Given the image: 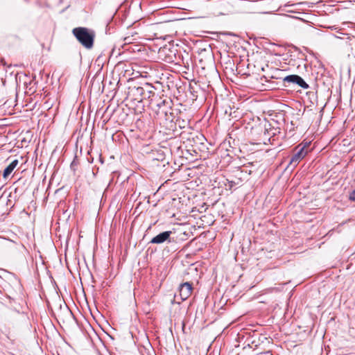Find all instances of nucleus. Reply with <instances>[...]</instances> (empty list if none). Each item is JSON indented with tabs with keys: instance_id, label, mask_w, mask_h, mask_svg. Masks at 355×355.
Instances as JSON below:
<instances>
[{
	"instance_id": "nucleus-1",
	"label": "nucleus",
	"mask_w": 355,
	"mask_h": 355,
	"mask_svg": "<svg viewBox=\"0 0 355 355\" xmlns=\"http://www.w3.org/2000/svg\"><path fill=\"white\" fill-rule=\"evenodd\" d=\"M112 54L123 56V59L144 58L146 49V46H114Z\"/></svg>"
},
{
	"instance_id": "nucleus-2",
	"label": "nucleus",
	"mask_w": 355,
	"mask_h": 355,
	"mask_svg": "<svg viewBox=\"0 0 355 355\" xmlns=\"http://www.w3.org/2000/svg\"><path fill=\"white\" fill-rule=\"evenodd\" d=\"M72 33L81 44H93L96 37L95 31L85 27H77Z\"/></svg>"
},
{
	"instance_id": "nucleus-3",
	"label": "nucleus",
	"mask_w": 355,
	"mask_h": 355,
	"mask_svg": "<svg viewBox=\"0 0 355 355\" xmlns=\"http://www.w3.org/2000/svg\"><path fill=\"white\" fill-rule=\"evenodd\" d=\"M178 50L174 46H162L158 49V54L160 58L168 62L174 61Z\"/></svg>"
},
{
	"instance_id": "nucleus-4",
	"label": "nucleus",
	"mask_w": 355,
	"mask_h": 355,
	"mask_svg": "<svg viewBox=\"0 0 355 355\" xmlns=\"http://www.w3.org/2000/svg\"><path fill=\"white\" fill-rule=\"evenodd\" d=\"M309 143H306L304 146L297 147V150L293 155L290 160V164L296 166L307 154L308 151L305 149Z\"/></svg>"
},
{
	"instance_id": "nucleus-5",
	"label": "nucleus",
	"mask_w": 355,
	"mask_h": 355,
	"mask_svg": "<svg viewBox=\"0 0 355 355\" xmlns=\"http://www.w3.org/2000/svg\"><path fill=\"white\" fill-rule=\"evenodd\" d=\"M284 83H295L303 89H308L309 85L298 75H288L283 78Z\"/></svg>"
},
{
	"instance_id": "nucleus-6",
	"label": "nucleus",
	"mask_w": 355,
	"mask_h": 355,
	"mask_svg": "<svg viewBox=\"0 0 355 355\" xmlns=\"http://www.w3.org/2000/svg\"><path fill=\"white\" fill-rule=\"evenodd\" d=\"M217 36L219 37L218 41L225 44L231 43H233L234 44L241 43V39L240 37L234 34L222 33Z\"/></svg>"
},
{
	"instance_id": "nucleus-7",
	"label": "nucleus",
	"mask_w": 355,
	"mask_h": 355,
	"mask_svg": "<svg viewBox=\"0 0 355 355\" xmlns=\"http://www.w3.org/2000/svg\"><path fill=\"white\" fill-rule=\"evenodd\" d=\"M171 231H165L154 236L149 242L152 244H162L165 242L171 243Z\"/></svg>"
},
{
	"instance_id": "nucleus-8",
	"label": "nucleus",
	"mask_w": 355,
	"mask_h": 355,
	"mask_svg": "<svg viewBox=\"0 0 355 355\" xmlns=\"http://www.w3.org/2000/svg\"><path fill=\"white\" fill-rule=\"evenodd\" d=\"M180 295L182 300H186L191 294L192 285L189 282H185L180 286Z\"/></svg>"
},
{
	"instance_id": "nucleus-9",
	"label": "nucleus",
	"mask_w": 355,
	"mask_h": 355,
	"mask_svg": "<svg viewBox=\"0 0 355 355\" xmlns=\"http://www.w3.org/2000/svg\"><path fill=\"white\" fill-rule=\"evenodd\" d=\"M129 94L132 96L135 100L141 101L144 99V89L141 87H132L129 88Z\"/></svg>"
},
{
	"instance_id": "nucleus-10",
	"label": "nucleus",
	"mask_w": 355,
	"mask_h": 355,
	"mask_svg": "<svg viewBox=\"0 0 355 355\" xmlns=\"http://www.w3.org/2000/svg\"><path fill=\"white\" fill-rule=\"evenodd\" d=\"M280 132V130L279 128L271 127L270 124H265L264 125V135L269 137L268 138V141L271 143V139L274 137L276 135Z\"/></svg>"
},
{
	"instance_id": "nucleus-11",
	"label": "nucleus",
	"mask_w": 355,
	"mask_h": 355,
	"mask_svg": "<svg viewBox=\"0 0 355 355\" xmlns=\"http://www.w3.org/2000/svg\"><path fill=\"white\" fill-rule=\"evenodd\" d=\"M272 79L269 78V81L264 82L260 81V79L259 80V83L260 85H258V87L259 90L261 91H266V90H272L277 87V83L272 81Z\"/></svg>"
},
{
	"instance_id": "nucleus-12",
	"label": "nucleus",
	"mask_w": 355,
	"mask_h": 355,
	"mask_svg": "<svg viewBox=\"0 0 355 355\" xmlns=\"http://www.w3.org/2000/svg\"><path fill=\"white\" fill-rule=\"evenodd\" d=\"M283 72L282 70L279 69H275L272 73L270 75H267V76H262L260 77V81L262 82V81H264V82H267V81H269V78L270 79H281V78H284L281 76V73Z\"/></svg>"
},
{
	"instance_id": "nucleus-13",
	"label": "nucleus",
	"mask_w": 355,
	"mask_h": 355,
	"mask_svg": "<svg viewBox=\"0 0 355 355\" xmlns=\"http://www.w3.org/2000/svg\"><path fill=\"white\" fill-rule=\"evenodd\" d=\"M199 55L201 56L200 60L212 56V46H207L205 48H199L197 51Z\"/></svg>"
},
{
	"instance_id": "nucleus-14",
	"label": "nucleus",
	"mask_w": 355,
	"mask_h": 355,
	"mask_svg": "<svg viewBox=\"0 0 355 355\" xmlns=\"http://www.w3.org/2000/svg\"><path fill=\"white\" fill-rule=\"evenodd\" d=\"M18 159H14L3 171V178L7 179L8 176L12 173L15 167L18 165Z\"/></svg>"
},
{
	"instance_id": "nucleus-15",
	"label": "nucleus",
	"mask_w": 355,
	"mask_h": 355,
	"mask_svg": "<svg viewBox=\"0 0 355 355\" xmlns=\"http://www.w3.org/2000/svg\"><path fill=\"white\" fill-rule=\"evenodd\" d=\"M144 89V99L149 98L151 96L155 94V87L149 83H146L142 86Z\"/></svg>"
},
{
	"instance_id": "nucleus-16",
	"label": "nucleus",
	"mask_w": 355,
	"mask_h": 355,
	"mask_svg": "<svg viewBox=\"0 0 355 355\" xmlns=\"http://www.w3.org/2000/svg\"><path fill=\"white\" fill-rule=\"evenodd\" d=\"M254 42L258 43L259 44H276L275 42H269V40L264 37L255 38Z\"/></svg>"
},
{
	"instance_id": "nucleus-17",
	"label": "nucleus",
	"mask_w": 355,
	"mask_h": 355,
	"mask_svg": "<svg viewBox=\"0 0 355 355\" xmlns=\"http://www.w3.org/2000/svg\"><path fill=\"white\" fill-rule=\"evenodd\" d=\"M349 200L351 202H355V189L349 193Z\"/></svg>"
},
{
	"instance_id": "nucleus-18",
	"label": "nucleus",
	"mask_w": 355,
	"mask_h": 355,
	"mask_svg": "<svg viewBox=\"0 0 355 355\" xmlns=\"http://www.w3.org/2000/svg\"><path fill=\"white\" fill-rule=\"evenodd\" d=\"M178 124H179V126L181 128H185L188 125V123L187 121H185L184 120H182L181 121H178Z\"/></svg>"
},
{
	"instance_id": "nucleus-19",
	"label": "nucleus",
	"mask_w": 355,
	"mask_h": 355,
	"mask_svg": "<svg viewBox=\"0 0 355 355\" xmlns=\"http://www.w3.org/2000/svg\"><path fill=\"white\" fill-rule=\"evenodd\" d=\"M255 46V48L257 49V53H258V52H259V49H260V46H258V45H256V46Z\"/></svg>"
},
{
	"instance_id": "nucleus-20",
	"label": "nucleus",
	"mask_w": 355,
	"mask_h": 355,
	"mask_svg": "<svg viewBox=\"0 0 355 355\" xmlns=\"http://www.w3.org/2000/svg\"><path fill=\"white\" fill-rule=\"evenodd\" d=\"M230 186H231V187H232L234 184H236V182H234V181H230Z\"/></svg>"
},
{
	"instance_id": "nucleus-21",
	"label": "nucleus",
	"mask_w": 355,
	"mask_h": 355,
	"mask_svg": "<svg viewBox=\"0 0 355 355\" xmlns=\"http://www.w3.org/2000/svg\"><path fill=\"white\" fill-rule=\"evenodd\" d=\"M132 44V42H125V43L123 44L128 45V44Z\"/></svg>"
},
{
	"instance_id": "nucleus-22",
	"label": "nucleus",
	"mask_w": 355,
	"mask_h": 355,
	"mask_svg": "<svg viewBox=\"0 0 355 355\" xmlns=\"http://www.w3.org/2000/svg\"><path fill=\"white\" fill-rule=\"evenodd\" d=\"M87 49H90L93 46H85Z\"/></svg>"
},
{
	"instance_id": "nucleus-23",
	"label": "nucleus",
	"mask_w": 355,
	"mask_h": 355,
	"mask_svg": "<svg viewBox=\"0 0 355 355\" xmlns=\"http://www.w3.org/2000/svg\"><path fill=\"white\" fill-rule=\"evenodd\" d=\"M261 71H264V67H262L261 68Z\"/></svg>"
}]
</instances>
